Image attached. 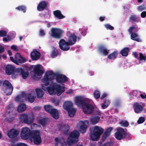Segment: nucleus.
Listing matches in <instances>:
<instances>
[{"instance_id": "1", "label": "nucleus", "mask_w": 146, "mask_h": 146, "mask_svg": "<svg viewBox=\"0 0 146 146\" xmlns=\"http://www.w3.org/2000/svg\"><path fill=\"white\" fill-rule=\"evenodd\" d=\"M55 77L56 81L58 83H65L68 80L65 75L55 74L52 70H49L46 72L42 79V82L43 83L42 84V88L44 91H48L51 95L57 94L59 96L64 92L65 86H62L52 82L49 85L50 82L54 80Z\"/></svg>"}, {"instance_id": "2", "label": "nucleus", "mask_w": 146, "mask_h": 146, "mask_svg": "<svg viewBox=\"0 0 146 146\" xmlns=\"http://www.w3.org/2000/svg\"><path fill=\"white\" fill-rule=\"evenodd\" d=\"M5 72L8 75L16 72L17 74L22 76L23 78L24 79L27 78L29 75V72L28 71H25L24 70L21 68H17L15 71V68L11 65H7L6 68Z\"/></svg>"}, {"instance_id": "3", "label": "nucleus", "mask_w": 146, "mask_h": 146, "mask_svg": "<svg viewBox=\"0 0 146 146\" xmlns=\"http://www.w3.org/2000/svg\"><path fill=\"white\" fill-rule=\"evenodd\" d=\"M104 130V129L100 127L97 126L95 127L93 131L90 134L91 139L93 141L98 140Z\"/></svg>"}, {"instance_id": "4", "label": "nucleus", "mask_w": 146, "mask_h": 146, "mask_svg": "<svg viewBox=\"0 0 146 146\" xmlns=\"http://www.w3.org/2000/svg\"><path fill=\"white\" fill-rule=\"evenodd\" d=\"M23 98H27L28 101L32 103L35 101L36 96L34 92L28 93L27 94L23 93L20 95L17 96L15 98V100L17 102L21 101V99Z\"/></svg>"}, {"instance_id": "5", "label": "nucleus", "mask_w": 146, "mask_h": 146, "mask_svg": "<svg viewBox=\"0 0 146 146\" xmlns=\"http://www.w3.org/2000/svg\"><path fill=\"white\" fill-rule=\"evenodd\" d=\"M80 135L79 131L76 130L71 132L70 135V138H68L67 143L68 145H71L77 142L78 141Z\"/></svg>"}, {"instance_id": "6", "label": "nucleus", "mask_w": 146, "mask_h": 146, "mask_svg": "<svg viewBox=\"0 0 146 146\" xmlns=\"http://www.w3.org/2000/svg\"><path fill=\"white\" fill-rule=\"evenodd\" d=\"M50 36L54 38L59 39L62 37L63 31L58 28H52L51 29Z\"/></svg>"}, {"instance_id": "7", "label": "nucleus", "mask_w": 146, "mask_h": 146, "mask_svg": "<svg viewBox=\"0 0 146 146\" xmlns=\"http://www.w3.org/2000/svg\"><path fill=\"white\" fill-rule=\"evenodd\" d=\"M128 134L125 130L122 128L117 129L115 133V138L118 140H120L124 139Z\"/></svg>"}, {"instance_id": "8", "label": "nucleus", "mask_w": 146, "mask_h": 146, "mask_svg": "<svg viewBox=\"0 0 146 146\" xmlns=\"http://www.w3.org/2000/svg\"><path fill=\"white\" fill-rule=\"evenodd\" d=\"M40 134L38 131H35L32 133L31 137L33 139L34 143L36 145H38L42 142L40 137Z\"/></svg>"}, {"instance_id": "9", "label": "nucleus", "mask_w": 146, "mask_h": 146, "mask_svg": "<svg viewBox=\"0 0 146 146\" xmlns=\"http://www.w3.org/2000/svg\"><path fill=\"white\" fill-rule=\"evenodd\" d=\"M88 124V121L85 120L83 121H81L78 123L77 127L81 133H84L86 131L87 125Z\"/></svg>"}, {"instance_id": "10", "label": "nucleus", "mask_w": 146, "mask_h": 146, "mask_svg": "<svg viewBox=\"0 0 146 146\" xmlns=\"http://www.w3.org/2000/svg\"><path fill=\"white\" fill-rule=\"evenodd\" d=\"M31 134L29 129L27 127H25L23 128L22 130L21 137L23 139H27L31 136Z\"/></svg>"}, {"instance_id": "11", "label": "nucleus", "mask_w": 146, "mask_h": 146, "mask_svg": "<svg viewBox=\"0 0 146 146\" xmlns=\"http://www.w3.org/2000/svg\"><path fill=\"white\" fill-rule=\"evenodd\" d=\"M82 108L84 112L87 114L92 113L94 110V108L93 106L88 103V101L86 102L84 106H83Z\"/></svg>"}, {"instance_id": "12", "label": "nucleus", "mask_w": 146, "mask_h": 146, "mask_svg": "<svg viewBox=\"0 0 146 146\" xmlns=\"http://www.w3.org/2000/svg\"><path fill=\"white\" fill-rule=\"evenodd\" d=\"M58 128L59 131L62 132L65 135L68 134L70 129L69 126L68 125L62 123L58 125Z\"/></svg>"}, {"instance_id": "13", "label": "nucleus", "mask_w": 146, "mask_h": 146, "mask_svg": "<svg viewBox=\"0 0 146 146\" xmlns=\"http://www.w3.org/2000/svg\"><path fill=\"white\" fill-rule=\"evenodd\" d=\"M59 45L60 49L63 51H67L70 48V45L68 42L63 39H62L60 40Z\"/></svg>"}, {"instance_id": "14", "label": "nucleus", "mask_w": 146, "mask_h": 146, "mask_svg": "<svg viewBox=\"0 0 146 146\" xmlns=\"http://www.w3.org/2000/svg\"><path fill=\"white\" fill-rule=\"evenodd\" d=\"M19 119L21 122L28 124H30L33 121V120L29 118L27 114L25 113L21 115Z\"/></svg>"}, {"instance_id": "15", "label": "nucleus", "mask_w": 146, "mask_h": 146, "mask_svg": "<svg viewBox=\"0 0 146 146\" xmlns=\"http://www.w3.org/2000/svg\"><path fill=\"white\" fill-rule=\"evenodd\" d=\"M88 101V99L83 98L81 97L78 96L76 98L75 102L76 105L78 106H81L82 108Z\"/></svg>"}, {"instance_id": "16", "label": "nucleus", "mask_w": 146, "mask_h": 146, "mask_svg": "<svg viewBox=\"0 0 146 146\" xmlns=\"http://www.w3.org/2000/svg\"><path fill=\"white\" fill-rule=\"evenodd\" d=\"M19 131L14 128L11 129L7 133V136L10 138L16 137L19 134Z\"/></svg>"}, {"instance_id": "17", "label": "nucleus", "mask_w": 146, "mask_h": 146, "mask_svg": "<svg viewBox=\"0 0 146 146\" xmlns=\"http://www.w3.org/2000/svg\"><path fill=\"white\" fill-rule=\"evenodd\" d=\"M77 37L74 33L71 34L68 36L67 42L70 46H72L76 42Z\"/></svg>"}, {"instance_id": "18", "label": "nucleus", "mask_w": 146, "mask_h": 146, "mask_svg": "<svg viewBox=\"0 0 146 146\" xmlns=\"http://www.w3.org/2000/svg\"><path fill=\"white\" fill-rule=\"evenodd\" d=\"M133 107L135 112L137 113H140L143 111V106L138 102L135 103L133 105Z\"/></svg>"}, {"instance_id": "19", "label": "nucleus", "mask_w": 146, "mask_h": 146, "mask_svg": "<svg viewBox=\"0 0 146 146\" xmlns=\"http://www.w3.org/2000/svg\"><path fill=\"white\" fill-rule=\"evenodd\" d=\"M31 59L33 60H38L40 56V53L36 50H34L31 52Z\"/></svg>"}, {"instance_id": "20", "label": "nucleus", "mask_w": 146, "mask_h": 146, "mask_svg": "<svg viewBox=\"0 0 146 146\" xmlns=\"http://www.w3.org/2000/svg\"><path fill=\"white\" fill-rule=\"evenodd\" d=\"M99 51L104 56H106L109 53L110 50L105 46L103 45H101L98 47Z\"/></svg>"}, {"instance_id": "21", "label": "nucleus", "mask_w": 146, "mask_h": 146, "mask_svg": "<svg viewBox=\"0 0 146 146\" xmlns=\"http://www.w3.org/2000/svg\"><path fill=\"white\" fill-rule=\"evenodd\" d=\"M46 2L45 1H42L38 4L37 6V9L39 11H41L44 10L47 7Z\"/></svg>"}, {"instance_id": "22", "label": "nucleus", "mask_w": 146, "mask_h": 146, "mask_svg": "<svg viewBox=\"0 0 146 146\" xmlns=\"http://www.w3.org/2000/svg\"><path fill=\"white\" fill-rule=\"evenodd\" d=\"M54 119H57L59 117V113L57 110L56 109H52L49 113Z\"/></svg>"}, {"instance_id": "23", "label": "nucleus", "mask_w": 146, "mask_h": 146, "mask_svg": "<svg viewBox=\"0 0 146 146\" xmlns=\"http://www.w3.org/2000/svg\"><path fill=\"white\" fill-rule=\"evenodd\" d=\"M34 73L39 76H41L43 74L44 72L43 70L40 69V66L39 65H36L34 68Z\"/></svg>"}, {"instance_id": "24", "label": "nucleus", "mask_w": 146, "mask_h": 146, "mask_svg": "<svg viewBox=\"0 0 146 146\" xmlns=\"http://www.w3.org/2000/svg\"><path fill=\"white\" fill-rule=\"evenodd\" d=\"M63 106L64 109L67 110L72 108L73 103L71 102L66 101L63 104Z\"/></svg>"}, {"instance_id": "25", "label": "nucleus", "mask_w": 146, "mask_h": 146, "mask_svg": "<svg viewBox=\"0 0 146 146\" xmlns=\"http://www.w3.org/2000/svg\"><path fill=\"white\" fill-rule=\"evenodd\" d=\"M0 83V86H2V88L3 89L12 85L11 83L7 80H5L3 82L1 80Z\"/></svg>"}, {"instance_id": "26", "label": "nucleus", "mask_w": 146, "mask_h": 146, "mask_svg": "<svg viewBox=\"0 0 146 146\" xmlns=\"http://www.w3.org/2000/svg\"><path fill=\"white\" fill-rule=\"evenodd\" d=\"M53 14L55 17L59 19H62L65 17L61 13L60 11L58 10L54 11L53 12Z\"/></svg>"}, {"instance_id": "27", "label": "nucleus", "mask_w": 146, "mask_h": 146, "mask_svg": "<svg viewBox=\"0 0 146 146\" xmlns=\"http://www.w3.org/2000/svg\"><path fill=\"white\" fill-rule=\"evenodd\" d=\"M130 49L129 47H126L123 48L120 52V54L122 56H126L128 55Z\"/></svg>"}, {"instance_id": "28", "label": "nucleus", "mask_w": 146, "mask_h": 146, "mask_svg": "<svg viewBox=\"0 0 146 146\" xmlns=\"http://www.w3.org/2000/svg\"><path fill=\"white\" fill-rule=\"evenodd\" d=\"M37 97L39 99L42 98L44 94L43 91L40 89L37 88L35 89Z\"/></svg>"}, {"instance_id": "29", "label": "nucleus", "mask_w": 146, "mask_h": 146, "mask_svg": "<svg viewBox=\"0 0 146 146\" xmlns=\"http://www.w3.org/2000/svg\"><path fill=\"white\" fill-rule=\"evenodd\" d=\"M3 90H4L5 93L6 94V95H10L11 94L13 90V86L12 85Z\"/></svg>"}, {"instance_id": "30", "label": "nucleus", "mask_w": 146, "mask_h": 146, "mask_svg": "<svg viewBox=\"0 0 146 146\" xmlns=\"http://www.w3.org/2000/svg\"><path fill=\"white\" fill-rule=\"evenodd\" d=\"M26 109V105L23 104H20L18 107L17 110L19 112H21L24 111Z\"/></svg>"}, {"instance_id": "31", "label": "nucleus", "mask_w": 146, "mask_h": 146, "mask_svg": "<svg viewBox=\"0 0 146 146\" xmlns=\"http://www.w3.org/2000/svg\"><path fill=\"white\" fill-rule=\"evenodd\" d=\"M100 119V117L97 116L91 117L90 119V121L92 124H95L98 123Z\"/></svg>"}, {"instance_id": "32", "label": "nucleus", "mask_w": 146, "mask_h": 146, "mask_svg": "<svg viewBox=\"0 0 146 146\" xmlns=\"http://www.w3.org/2000/svg\"><path fill=\"white\" fill-rule=\"evenodd\" d=\"M139 56L138 59V60L140 64L145 62L146 60V56H144L141 53L139 54Z\"/></svg>"}, {"instance_id": "33", "label": "nucleus", "mask_w": 146, "mask_h": 146, "mask_svg": "<svg viewBox=\"0 0 146 146\" xmlns=\"http://www.w3.org/2000/svg\"><path fill=\"white\" fill-rule=\"evenodd\" d=\"M17 63L16 64L17 65L19 64V63H23L27 61V59L25 58H24L21 55V56H17Z\"/></svg>"}, {"instance_id": "34", "label": "nucleus", "mask_w": 146, "mask_h": 146, "mask_svg": "<svg viewBox=\"0 0 146 146\" xmlns=\"http://www.w3.org/2000/svg\"><path fill=\"white\" fill-rule=\"evenodd\" d=\"M131 39L134 40H135L138 42H140L141 40L138 38H137L138 36V35L135 33H133L130 34Z\"/></svg>"}, {"instance_id": "35", "label": "nucleus", "mask_w": 146, "mask_h": 146, "mask_svg": "<svg viewBox=\"0 0 146 146\" xmlns=\"http://www.w3.org/2000/svg\"><path fill=\"white\" fill-rule=\"evenodd\" d=\"M117 54L118 53L117 51H115L112 53L109 54L108 56V57L109 59H115L117 58Z\"/></svg>"}, {"instance_id": "36", "label": "nucleus", "mask_w": 146, "mask_h": 146, "mask_svg": "<svg viewBox=\"0 0 146 146\" xmlns=\"http://www.w3.org/2000/svg\"><path fill=\"white\" fill-rule=\"evenodd\" d=\"M110 103V100L108 99L104 100V103L102 105V108L103 109L106 108L108 106Z\"/></svg>"}, {"instance_id": "37", "label": "nucleus", "mask_w": 146, "mask_h": 146, "mask_svg": "<svg viewBox=\"0 0 146 146\" xmlns=\"http://www.w3.org/2000/svg\"><path fill=\"white\" fill-rule=\"evenodd\" d=\"M67 110L68 115L70 117H73L76 113V110L74 108H72Z\"/></svg>"}, {"instance_id": "38", "label": "nucleus", "mask_w": 146, "mask_h": 146, "mask_svg": "<svg viewBox=\"0 0 146 146\" xmlns=\"http://www.w3.org/2000/svg\"><path fill=\"white\" fill-rule=\"evenodd\" d=\"M58 52L57 50L54 48L52 51L51 55L52 58H55L58 55Z\"/></svg>"}, {"instance_id": "39", "label": "nucleus", "mask_w": 146, "mask_h": 146, "mask_svg": "<svg viewBox=\"0 0 146 146\" xmlns=\"http://www.w3.org/2000/svg\"><path fill=\"white\" fill-rule=\"evenodd\" d=\"M21 56L20 54L18 53H17L15 55V59H14L13 56H10V59L11 61H12V62H13L14 63H15L16 64L17 63V56Z\"/></svg>"}, {"instance_id": "40", "label": "nucleus", "mask_w": 146, "mask_h": 146, "mask_svg": "<svg viewBox=\"0 0 146 146\" xmlns=\"http://www.w3.org/2000/svg\"><path fill=\"white\" fill-rule=\"evenodd\" d=\"M138 18V17L135 15H131L129 18V21L131 23L137 22Z\"/></svg>"}, {"instance_id": "41", "label": "nucleus", "mask_w": 146, "mask_h": 146, "mask_svg": "<svg viewBox=\"0 0 146 146\" xmlns=\"http://www.w3.org/2000/svg\"><path fill=\"white\" fill-rule=\"evenodd\" d=\"M15 9L19 11H21L24 13H25L26 11V7L25 6L23 5L19 6L16 7Z\"/></svg>"}, {"instance_id": "42", "label": "nucleus", "mask_w": 146, "mask_h": 146, "mask_svg": "<svg viewBox=\"0 0 146 146\" xmlns=\"http://www.w3.org/2000/svg\"><path fill=\"white\" fill-rule=\"evenodd\" d=\"M44 107L45 110L48 113H50L51 110L52 109V106L49 105H45Z\"/></svg>"}, {"instance_id": "43", "label": "nucleus", "mask_w": 146, "mask_h": 146, "mask_svg": "<svg viewBox=\"0 0 146 146\" xmlns=\"http://www.w3.org/2000/svg\"><path fill=\"white\" fill-rule=\"evenodd\" d=\"M47 120L46 118H42L40 119L38 121V123L39 124H41L42 126H44L47 122Z\"/></svg>"}, {"instance_id": "44", "label": "nucleus", "mask_w": 146, "mask_h": 146, "mask_svg": "<svg viewBox=\"0 0 146 146\" xmlns=\"http://www.w3.org/2000/svg\"><path fill=\"white\" fill-rule=\"evenodd\" d=\"M119 124L121 126L124 127H127L129 125L128 122L126 121H122L119 122Z\"/></svg>"}, {"instance_id": "45", "label": "nucleus", "mask_w": 146, "mask_h": 146, "mask_svg": "<svg viewBox=\"0 0 146 146\" xmlns=\"http://www.w3.org/2000/svg\"><path fill=\"white\" fill-rule=\"evenodd\" d=\"M94 97L96 99L99 98L100 97V93L98 90L95 91L94 93Z\"/></svg>"}, {"instance_id": "46", "label": "nucleus", "mask_w": 146, "mask_h": 146, "mask_svg": "<svg viewBox=\"0 0 146 146\" xmlns=\"http://www.w3.org/2000/svg\"><path fill=\"white\" fill-rule=\"evenodd\" d=\"M104 25L106 29L107 30H112L114 29L113 27L108 24H105Z\"/></svg>"}, {"instance_id": "47", "label": "nucleus", "mask_w": 146, "mask_h": 146, "mask_svg": "<svg viewBox=\"0 0 146 146\" xmlns=\"http://www.w3.org/2000/svg\"><path fill=\"white\" fill-rule=\"evenodd\" d=\"M137 9L139 11H142L146 9V7L145 5H142L138 6Z\"/></svg>"}, {"instance_id": "48", "label": "nucleus", "mask_w": 146, "mask_h": 146, "mask_svg": "<svg viewBox=\"0 0 146 146\" xmlns=\"http://www.w3.org/2000/svg\"><path fill=\"white\" fill-rule=\"evenodd\" d=\"M113 129V128L112 127H108L104 133H107V134L109 136L110 134V132L112 131Z\"/></svg>"}, {"instance_id": "49", "label": "nucleus", "mask_w": 146, "mask_h": 146, "mask_svg": "<svg viewBox=\"0 0 146 146\" xmlns=\"http://www.w3.org/2000/svg\"><path fill=\"white\" fill-rule=\"evenodd\" d=\"M11 146H27V145L23 143H14L11 145Z\"/></svg>"}, {"instance_id": "50", "label": "nucleus", "mask_w": 146, "mask_h": 146, "mask_svg": "<svg viewBox=\"0 0 146 146\" xmlns=\"http://www.w3.org/2000/svg\"><path fill=\"white\" fill-rule=\"evenodd\" d=\"M145 121V119L144 117H141L139 118L137 121V122L138 124H141L144 122Z\"/></svg>"}, {"instance_id": "51", "label": "nucleus", "mask_w": 146, "mask_h": 146, "mask_svg": "<svg viewBox=\"0 0 146 146\" xmlns=\"http://www.w3.org/2000/svg\"><path fill=\"white\" fill-rule=\"evenodd\" d=\"M7 32L4 30H1L0 31V37H4L6 36Z\"/></svg>"}, {"instance_id": "52", "label": "nucleus", "mask_w": 146, "mask_h": 146, "mask_svg": "<svg viewBox=\"0 0 146 146\" xmlns=\"http://www.w3.org/2000/svg\"><path fill=\"white\" fill-rule=\"evenodd\" d=\"M113 142H108L104 143L102 146H113Z\"/></svg>"}, {"instance_id": "53", "label": "nucleus", "mask_w": 146, "mask_h": 146, "mask_svg": "<svg viewBox=\"0 0 146 146\" xmlns=\"http://www.w3.org/2000/svg\"><path fill=\"white\" fill-rule=\"evenodd\" d=\"M109 136L107 134V133H104L102 137V139L103 141H104L105 140L107 137Z\"/></svg>"}, {"instance_id": "54", "label": "nucleus", "mask_w": 146, "mask_h": 146, "mask_svg": "<svg viewBox=\"0 0 146 146\" xmlns=\"http://www.w3.org/2000/svg\"><path fill=\"white\" fill-rule=\"evenodd\" d=\"M11 48L13 50L15 51H17L19 50L17 47L15 45H12L11 46Z\"/></svg>"}, {"instance_id": "55", "label": "nucleus", "mask_w": 146, "mask_h": 146, "mask_svg": "<svg viewBox=\"0 0 146 146\" xmlns=\"http://www.w3.org/2000/svg\"><path fill=\"white\" fill-rule=\"evenodd\" d=\"M135 27L134 26L131 27L128 30V32L130 34L132 33H133L132 30L133 29H135Z\"/></svg>"}, {"instance_id": "56", "label": "nucleus", "mask_w": 146, "mask_h": 146, "mask_svg": "<svg viewBox=\"0 0 146 146\" xmlns=\"http://www.w3.org/2000/svg\"><path fill=\"white\" fill-rule=\"evenodd\" d=\"M87 33L86 30L84 29L81 32V34L83 36H84L86 35Z\"/></svg>"}, {"instance_id": "57", "label": "nucleus", "mask_w": 146, "mask_h": 146, "mask_svg": "<svg viewBox=\"0 0 146 146\" xmlns=\"http://www.w3.org/2000/svg\"><path fill=\"white\" fill-rule=\"evenodd\" d=\"M141 16L142 18L145 17H146V12L144 11L142 12L141 14Z\"/></svg>"}, {"instance_id": "58", "label": "nucleus", "mask_w": 146, "mask_h": 146, "mask_svg": "<svg viewBox=\"0 0 146 146\" xmlns=\"http://www.w3.org/2000/svg\"><path fill=\"white\" fill-rule=\"evenodd\" d=\"M40 35L41 36H43L45 35V33L43 30L41 29L40 31Z\"/></svg>"}, {"instance_id": "59", "label": "nucleus", "mask_w": 146, "mask_h": 146, "mask_svg": "<svg viewBox=\"0 0 146 146\" xmlns=\"http://www.w3.org/2000/svg\"><path fill=\"white\" fill-rule=\"evenodd\" d=\"M11 109H13V105L12 103L9 104L7 106V109L9 110Z\"/></svg>"}, {"instance_id": "60", "label": "nucleus", "mask_w": 146, "mask_h": 146, "mask_svg": "<svg viewBox=\"0 0 146 146\" xmlns=\"http://www.w3.org/2000/svg\"><path fill=\"white\" fill-rule=\"evenodd\" d=\"M5 50L4 47L1 45H0V53H3Z\"/></svg>"}, {"instance_id": "61", "label": "nucleus", "mask_w": 146, "mask_h": 146, "mask_svg": "<svg viewBox=\"0 0 146 146\" xmlns=\"http://www.w3.org/2000/svg\"><path fill=\"white\" fill-rule=\"evenodd\" d=\"M107 96V94L105 93H104L103 94L102 96L101 97L100 99L101 100L103 99L104 98L106 97Z\"/></svg>"}, {"instance_id": "62", "label": "nucleus", "mask_w": 146, "mask_h": 146, "mask_svg": "<svg viewBox=\"0 0 146 146\" xmlns=\"http://www.w3.org/2000/svg\"><path fill=\"white\" fill-rule=\"evenodd\" d=\"M105 17H100L99 18V20L101 21H103L105 20Z\"/></svg>"}, {"instance_id": "63", "label": "nucleus", "mask_w": 146, "mask_h": 146, "mask_svg": "<svg viewBox=\"0 0 146 146\" xmlns=\"http://www.w3.org/2000/svg\"><path fill=\"white\" fill-rule=\"evenodd\" d=\"M140 97L143 99H144L146 98V94L144 95L142 94H140Z\"/></svg>"}, {"instance_id": "64", "label": "nucleus", "mask_w": 146, "mask_h": 146, "mask_svg": "<svg viewBox=\"0 0 146 146\" xmlns=\"http://www.w3.org/2000/svg\"><path fill=\"white\" fill-rule=\"evenodd\" d=\"M9 40V39L6 37H4L3 38V40L5 42H7Z\"/></svg>"}]
</instances>
